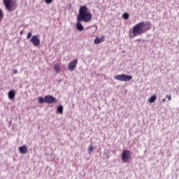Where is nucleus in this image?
Returning a JSON list of instances; mask_svg holds the SVG:
<instances>
[{"instance_id":"obj_9","label":"nucleus","mask_w":179,"mask_h":179,"mask_svg":"<svg viewBox=\"0 0 179 179\" xmlns=\"http://www.w3.org/2000/svg\"><path fill=\"white\" fill-rule=\"evenodd\" d=\"M54 71L55 73H59L61 72V63H56L54 65Z\"/></svg>"},{"instance_id":"obj_23","label":"nucleus","mask_w":179,"mask_h":179,"mask_svg":"<svg viewBox=\"0 0 179 179\" xmlns=\"http://www.w3.org/2000/svg\"><path fill=\"white\" fill-rule=\"evenodd\" d=\"M13 73H14L15 75H16V73H17V70L14 69V70H13Z\"/></svg>"},{"instance_id":"obj_6","label":"nucleus","mask_w":179,"mask_h":179,"mask_svg":"<svg viewBox=\"0 0 179 179\" xmlns=\"http://www.w3.org/2000/svg\"><path fill=\"white\" fill-rule=\"evenodd\" d=\"M77 65H78V59H75L74 60L70 62L68 65L69 71H71V72H72L73 71H75V69H76Z\"/></svg>"},{"instance_id":"obj_12","label":"nucleus","mask_w":179,"mask_h":179,"mask_svg":"<svg viewBox=\"0 0 179 179\" xmlns=\"http://www.w3.org/2000/svg\"><path fill=\"white\" fill-rule=\"evenodd\" d=\"M80 22L82 21L77 20V23H76V29L77 30H79V31H83V29H85L83 27V25H82V24L80 23Z\"/></svg>"},{"instance_id":"obj_3","label":"nucleus","mask_w":179,"mask_h":179,"mask_svg":"<svg viewBox=\"0 0 179 179\" xmlns=\"http://www.w3.org/2000/svg\"><path fill=\"white\" fill-rule=\"evenodd\" d=\"M4 5L8 12H13L16 9V3L13 1H4Z\"/></svg>"},{"instance_id":"obj_17","label":"nucleus","mask_w":179,"mask_h":179,"mask_svg":"<svg viewBox=\"0 0 179 179\" xmlns=\"http://www.w3.org/2000/svg\"><path fill=\"white\" fill-rule=\"evenodd\" d=\"M44 101H45V98L43 99L41 96L38 97V103H40L41 104H43V103H44Z\"/></svg>"},{"instance_id":"obj_16","label":"nucleus","mask_w":179,"mask_h":179,"mask_svg":"<svg viewBox=\"0 0 179 179\" xmlns=\"http://www.w3.org/2000/svg\"><path fill=\"white\" fill-rule=\"evenodd\" d=\"M57 111L59 113V114H62V113H64V107H62V106H59L57 108Z\"/></svg>"},{"instance_id":"obj_20","label":"nucleus","mask_w":179,"mask_h":179,"mask_svg":"<svg viewBox=\"0 0 179 179\" xmlns=\"http://www.w3.org/2000/svg\"><path fill=\"white\" fill-rule=\"evenodd\" d=\"M166 98L168 99L169 101H171V95H166Z\"/></svg>"},{"instance_id":"obj_22","label":"nucleus","mask_w":179,"mask_h":179,"mask_svg":"<svg viewBox=\"0 0 179 179\" xmlns=\"http://www.w3.org/2000/svg\"><path fill=\"white\" fill-rule=\"evenodd\" d=\"M45 2L48 5H50V3H51L52 1H45Z\"/></svg>"},{"instance_id":"obj_7","label":"nucleus","mask_w":179,"mask_h":179,"mask_svg":"<svg viewBox=\"0 0 179 179\" xmlns=\"http://www.w3.org/2000/svg\"><path fill=\"white\" fill-rule=\"evenodd\" d=\"M31 43H32L34 47H38L40 45V38H38V36L34 35L31 38Z\"/></svg>"},{"instance_id":"obj_10","label":"nucleus","mask_w":179,"mask_h":179,"mask_svg":"<svg viewBox=\"0 0 179 179\" xmlns=\"http://www.w3.org/2000/svg\"><path fill=\"white\" fill-rule=\"evenodd\" d=\"M19 150L22 155H26V153H27V146L22 145L21 147H19Z\"/></svg>"},{"instance_id":"obj_18","label":"nucleus","mask_w":179,"mask_h":179,"mask_svg":"<svg viewBox=\"0 0 179 179\" xmlns=\"http://www.w3.org/2000/svg\"><path fill=\"white\" fill-rule=\"evenodd\" d=\"M123 17H124V19H126V20L129 19V14H128V13L123 14Z\"/></svg>"},{"instance_id":"obj_24","label":"nucleus","mask_w":179,"mask_h":179,"mask_svg":"<svg viewBox=\"0 0 179 179\" xmlns=\"http://www.w3.org/2000/svg\"><path fill=\"white\" fill-rule=\"evenodd\" d=\"M163 103H166V98L162 99Z\"/></svg>"},{"instance_id":"obj_8","label":"nucleus","mask_w":179,"mask_h":179,"mask_svg":"<svg viewBox=\"0 0 179 179\" xmlns=\"http://www.w3.org/2000/svg\"><path fill=\"white\" fill-rule=\"evenodd\" d=\"M45 103L52 104V103H57V99L51 95H46L45 96Z\"/></svg>"},{"instance_id":"obj_25","label":"nucleus","mask_w":179,"mask_h":179,"mask_svg":"<svg viewBox=\"0 0 179 179\" xmlns=\"http://www.w3.org/2000/svg\"><path fill=\"white\" fill-rule=\"evenodd\" d=\"M136 41L140 42V41H141V39H137Z\"/></svg>"},{"instance_id":"obj_1","label":"nucleus","mask_w":179,"mask_h":179,"mask_svg":"<svg viewBox=\"0 0 179 179\" xmlns=\"http://www.w3.org/2000/svg\"><path fill=\"white\" fill-rule=\"evenodd\" d=\"M148 30H150V23L141 22L133 27V30L130 33L129 37L130 38H133V37H136V36H142V34L146 33Z\"/></svg>"},{"instance_id":"obj_2","label":"nucleus","mask_w":179,"mask_h":179,"mask_svg":"<svg viewBox=\"0 0 179 179\" xmlns=\"http://www.w3.org/2000/svg\"><path fill=\"white\" fill-rule=\"evenodd\" d=\"M88 9L86 6H83L79 9L78 16L77 17V20L78 22H85L87 23L92 20V13L87 12Z\"/></svg>"},{"instance_id":"obj_4","label":"nucleus","mask_w":179,"mask_h":179,"mask_svg":"<svg viewBox=\"0 0 179 179\" xmlns=\"http://www.w3.org/2000/svg\"><path fill=\"white\" fill-rule=\"evenodd\" d=\"M115 80H120V82H129L132 79V76H127L125 74L116 75L114 76Z\"/></svg>"},{"instance_id":"obj_13","label":"nucleus","mask_w":179,"mask_h":179,"mask_svg":"<svg viewBox=\"0 0 179 179\" xmlns=\"http://www.w3.org/2000/svg\"><path fill=\"white\" fill-rule=\"evenodd\" d=\"M15 96H16V92H15L14 90H10L8 92V99H10V100H13Z\"/></svg>"},{"instance_id":"obj_21","label":"nucleus","mask_w":179,"mask_h":179,"mask_svg":"<svg viewBox=\"0 0 179 179\" xmlns=\"http://www.w3.org/2000/svg\"><path fill=\"white\" fill-rule=\"evenodd\" d=\"M93 149H94L92 146L89 147L90 152H93Z\"/></svg>"},{"instance_id":"obj_19","label":"nucleus","mask_w":179,"mask_h":179,"mask_svg":"<svg viewBox=\"0 0 179 179\" xmlns=\"http://www.w3.org/2000/svg\"><path fill=\"white\" fill-rule=\"evenodd\" d=\"M30 37H31V32H29L27 36V38H30Z\"/></svg>"},{"instance_id":"obj_15","label":"nucleus","mask_w":179,"mask_h":179,"mask_svg":"<svg viewBox=\"0 0 179 179\" xmlns=\"http://www.w3.org/2000/svg\"><path fill=\"white\" fill-rule=\"evenodd\" d=\"M5 15L3 14V11L2 10V9L0 8V22H2V20L3 19Z\"/></svg>"},{"instance_id":"obj_14","label":"nucleus","mask_w":179,"mask_h":179,"mask_svg":"<svg viewBox=\"0 0 179 179\" xmlns=\"http://www.w3.org/2000/svg\"><path fill=\"white\" fill-rule=\"evenodd\" d=\"M157 99V96H156V95H153L149 99L148 101L150 103H155V101H156V99Z\"/></svg>"},{"instance_id":"obj_5","label":"nucleus","mask_w":179,"mask_h":179,"mask_svg":"<svg viewBox=\"0 0 179 179\" xmlns=\"http://www.w3.org/2000/svg\"><path fill=\"white\" fill-rule=\"evenodd\" d=\"M122 160L124 163H127L129 160H131V151L129 150L122 151Z\"/></svg>"},{"instance_id":"obj_26","label":"nucleus","mask_w":179,"mask_h":179,"mask_svg":"<svg viewBox=\"0 0 179 179\" xmlns=\"http://www.w3.org/2000/svg\"><path fill=\"white\" fill-rule=\"evenodd\" d=\"M3 1H12V0H3Z\"/></svg>"},{"instance_id":"obj_27","label":"nucleus","mask_w":179,"mask_h":179,"mask_svg":"<svg viewBox=\"0 0 179 179\" xmlns=\"http://www.w3.org/2000/svg\"><path fill=\"white\" fill-rule=\"evenodd\" d=\"M45 1H52V0H45Z\"/></svg>"},{"instance_id":"obj_11","label":"nucleus","mask_w":179,"mask_h":179,"mask_svg":"<svg viewBox=\"0 0 179 179\" xmlns=\"http://www.w3.org/2000/svg\"><path fill=\"white\" fill-rule=\"evenodd\" d=\"M105 38H104V36H102L101 37V38H99V37H96L94 41V44H100V43H103V41H104Z\"/></svg>"}]
</instances>
